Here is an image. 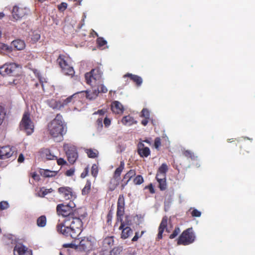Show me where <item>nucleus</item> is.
<instances>
[{
  "mask_svg": "<svg viewBox=\"0 0 255 255\" xmlns=\"http://www.w3.org/2000/svg\"><path fill=\"white\" fill-rule=\"evenodd\" d=\"M85 212L79 211L77 216H73L69 219H64L63 222L57 225V231L65 237L76 238L82 231L83 222L81 218L85 217Z\"/></svg>",
  "mask_w": 255,
  "mask_h": 255,
  "instance_id": "1",
  "label": "nucleus"
},
{
  "mask_svg": "<svg viewBox=\"0 0 255 255\" xmlns=\"http://www.w3.org/2000/svg\"><path fill=\"white\" fill-rule=\"evenodd\" d=\"M79 211H83V210L82 208H76V204L74 202L59 204L56 206L57 214L64 217L65 219H69L73 216H77Z\"/></svg>",
  "mask_w": 255,
  "mask_h": 255,
  "instance_id": "2",
  "label": "nucleus"
},
{
  "mask_svg": "<svg viewBox=\"0 0 255 255\" xmlns=\"http://www.w3.org/2000/svg\"><path fill=\"white\" fill-rule=\"evenodd\" d=\"M62 117L59 114L48 125V131L50 135L55 137H62L66 133L64 126L62 121Z\"/></svg>",
  "mask_w": 255,
  "mask_h": 255,
  "instance_id": "3",
  "label": "nucleus"
},
{
  "mask_svg": "<svg viewBox=\"0 0 255 255\" xmlns=\"http://www.w3.org/2000/svg\"><path fill=\"white\" fill-rule=\"evenodd\" d=\"M94 241L91 238L84 237L77 245L74 244H65L63 245L64 248H71L74 249L77 252H88L92 250Z\"/></svg>",
  "mask_w": 255,
  "mask_h": 255,
  "instance_id": "4",
  "label": "nucleus"
},
{
  "mask_svg": "<svg viewBox=\"0 0 255 255\" xmlns=\"http://www.w3.org/2000/svg\"><path fill=\"white\" fill-rule=\"evenodd\" d=\"M103 72L99 67L92 69L85 74L86 82L92 87L95 86L102 81Z\"/></svg>",
  "mask_w": 255,
  "mask_h": 255,
  "instance_id": "5",
  "label": "nucleus"
},
{
  "mask_svg": "<svg viewBox=\"0 0 255 255\" xmlns=\"http://www.w3.org/2000/svg\"><path fill=\"white\" fill-rule=\"evenodd\" d=\"M195 235L192 228L184 230L177 240L178 245L187 246L192 244L195 240Z\"/></svg>",
  "mask_w": 255,
  "mask_h": 255,
  "instance_id": "6",
  "label": "nucleus"
},
{
  "mask_svg": "<svg viewBox=\"0 0 255 255\" xmlns=\"http://www.w3.org/2000/svg\"><path fill=\"white\" fill-rule=\"evenodd\" d=\"M19 128L21 130L25 131L27 135H30L33 132L34 125L28 111L24 112L19 124Z\"/></svg>",
  "mask_w": 255,
  "mask_h": 255,
  "instance_id": "7",
  "label": "nucleus"
},
{
  "mask_svg": "<svg viewBox=\"0 0 255 255\" xmlns=\"http://www.w3.org/2000/svg\"><path fill=\"white\" fill-rule=\"evenodd\" d=\"M57 62L62 69V72L67 75L72 77L75 71L72 66L68 63V58L64 55H59Z\"/></svg>",
  "mask_w": 255,
  "mask_h": 255,
  "instance_id": "8",
  "label": "nucleus"
},
{
  "mask_svg": "<svg viewBox=\"0 0 255 255\" xmlns=\"http://www.w3.org/2000/svg\"><path fill=\"white\" fill-rule=\"evenodd\" d=\"M67 160L70 164H74L78 158V154L76 147L72 145L65 144L63 146Z\"/></svg>",
  "mask_w": 255,
  "mask_h": 255,
  "instance_id": "9",
  "label": "nucleus"
},
{
  "mask_svg": "<svg viewBox=\"0 0 255 255\" xmlns=\"http://www.w3.org/2000/svg\"><path fill=\"white\" fill-rule=\"evenodd\" d=\"M58 192L65 200L70 202H73L77 197L72 188L69 187H61L58 189Z\"/></svg>",
  "mask_w": 255,
  "mask_h": 255,
  "instance_id": "10",
  "label": "nucleus"
},
{
  "mask_svg": "<svg viewBox=\"0 0 255 255\" xmlns=\"http://www.w3.org/2000/svg\"><path fill=\"white\" fill-rule=\"evenodd\" d=\"M10 157L13 159L16 157V152L14 148L9 145L0 146V159L4 160Z\"/></svg>",
  "mask_w": 255,
  "mask_h": 255,
  "instance_id": "11",
  "label": "nucleus"
},
{
  "mask_svg": "<svg viewBox=\"0 0 255 255\" xmlns=\"http://www.w3.org/2000/svg\"><path fill=\"white\" fill-rule=\"evenodd\" d=\"M28 10L25 7L15 5L13 7L12 15L14 19L17 20L27 14Z\"/></svg>",
  "mask_w": 255,
  "mask_h": 255,
  "instance_id": "12",
  "label": "nucleus"
},
{
  "mask_svg": "<svg viewBox=\"0 0 255 255\" xmlns=\"http://www.w3.org/2000/svg\"><path fill=\"white\" fill-rule=\"evenodd\" d=\"M16 69V66L14 63L4 64L0 67V74L2 76L13 75Z\"/></svg>",
  "mask_w": 255,
  "mask_h": 255,
  "instance_id": "13",
  "label": "nucleus"
},
{
  "mask_svg": "<svg viewBox=\"0 0 255 255\" xmlns=\"http://www.w3.org/2000/svg\"><path fill=\"white\" fill-rule=\"evenodd\" d=\"M13 251L18 255H32V251L21 244H16Z\"/></svg>",
  "mask_w": 255,
  "mask_h": 255,
  "instance_id": "14",
  "label": "nucleus"
},
{
  "mask_svg": "<svg viewBox=\"0 0 255 255\" xmlns=\"http://www.w3.org/2000/svg\"><path fill=\"white\" fill-rule=\"evenodd\" d=\"M137 153L141 157H147L150 154V150L148 147H145L142 142L137 144Z\"/></svg>",
  "mask_w": 255,
  "mask_h": 255,
  "instance_id": "15",
  "label": "nucleus"
},
{
  "mask_svg": "<svg viewBox=\"0 0 255 255\" xmlns=\"http://www.w3.org/2000/svg\"><path fill=\"white\" fill-rule=\"evenodd\" d=\"M168 218L167 216L163 217L160 225L158 228V233L157 234V238L160 240L162 238V234L165 229L167 232L168 231L167 226Z\"/></svg>",
  "mask_w": 255,
  "mask_h": 255,
  "instance_id": "16",
  "label": "nucleus"
},
{
  "mask_svg": "<svg viewBox=\"0 0 255 255\" xmlns=\"http://www.w3.org/2000/svg\"><path fill=\"white\" fill-rule=\"evenodd\" d=\"M114 239L113 236L107 237L105 238L103 241V251H106L111 249L114 245Z\"/></svg>",
  "mask_w": 255,
  "mask_h": 255,
  "instance_id": "17",
  "label": "nucleus"
},
{
  "mask_svg": "<svg viewBox=\"0 0 255 255\" xmlns=\"http://www.w3.org/2000/svg\"><path fill=\"white\" fill-rule=\"evenodd\" d=\"M124 78L128 77L133 81L136 86L139 87L142 83V79L141 77L131 73H127L123 76Z\"/></svg>",
  "mask_w": 255,
  "mask_h": 255,
  "instance_id": "18",
  "label": "nucleus"
},
{
  "mask_svg": "<svg viewBox=\"0 0 255 255\" xmlns=\"http://www.w3.org/2000/svg\"><path fill=\"white\" fill-rule=\"evenodd\" d=\"M111 110L114 113L117 114H122L124 111L122 104L117 101H115L112 103Z\"/></svg>",
  "mask_w": 255,
  "mask_h": 255,
  "instance_id": "19",
  "label": "nucleus"
},
{
  "mask_svg": "<svg viewBox=\"0 0 255 255\" xmlns=\"http://www.w3.org/2000/svg\"><path fill=\"white\" fill-rule=\"evenodd\" d=\"M121 123L126 126H130L133 124H136L137 121L134 120L133 117L130 115L124 116L122 120Z\"/></svg>",
  "mask_w": 255,
  "mask_h": 255,
  "instance_id": "20",
  "label": "nucleus"
},
{
  "mask_svg": "<svg viewBox=\"0 0 255 255\" xmlns=\"http://www.w3.org/2000/svg\"><path fill=\"white\" fill-rule=\"evenodd\" d=\"M120 230L122 231L121 238L123 240L128 238L133 234V231L130 227H124Z\"/></svg>",
  "mask_w": 255,
  "mask_h": 255,
  "instance_id": "21",
  "label": "nucleus"
},
{
  "mask_svg": "<svg viewBox=\"0 0 255 255\" xmlns=\"http://www.w3.org/2000/svg\"><path fill=\"white\" fill-rule=\"evenodd\" d=\"M125 164L124 161L123 160L121 161L119 166L116 168L114 173V179L115 180H119L120 179L121 173L125 168Z\"/></svg>",
  "mask_w": 255,
  "mask_h": 255,
  "instance_id": "22",
  "label": "nucleus"
},
{
  "mask_svg": "<svg viewBox=\"0 0 255 255\" xmlns=\"http://www.w3.org/2000/svg\"><path fill=\"white\" fill-rule=\"evenodd\" d=\"M119 222L121 223L119 228V230H121L124 227H130L131 225V221L129 219L128 216L125 217V220H123V218H121V219L117 220L116 224H117Z\"/></svg>",
  "mask_w": 255,
  "mask_h": 255,
  "instance_id": "23",
  "label": "nucleus"
},
{
  "mask_svg": "<svg viewBox=\"0 0 255 255\" xmlns=\"http://www.w3.org/2000/svg\"><path fill=\"white\" fill-rule=\"evenodd\" d=\"M47 103L49 107L53 109L60 110L62 108V101H56L55 99H51L47 101Z\"/></svg>",
  "mask_w": 255,
  "mask_h": 255,
  "instance_id": "24",
  "label": "nucleus"
},
{
  "mask_svg": "<svg viewBox=\"0 0 255 255\" xmlns=\"http://www.w3.org/2000/svg\"><path fill=\"white\" fill-rule=\"evenodd\" d=\"M41 153L48 160H55L57 159V156L54 155L48 148L42 149L41 150Z\"/></svg>",
  "mask_w": 255,
  "mask_h": 255,
  "instance_id": "25",
  "label": "nucleus"
},
{
  "mask_svg": "<svg viewBox=\"0 0 255 255\" xmlns=\"http://www.w3.org/2000/svg\"><path fill=\"white\" fill-rule=\"evenodd\" d=\"M12 44L14 48L17 50H21L24 48L25 45L24 41L17 39L12 41Z\"/></svg>",
  "mask_w": 255,
  "mask_h": 255,
  "instance_id": "26",
  "label": "nucleus"
},
{
  "mask_svg": "<svg viewBox=\"0 0 255 255\" xmlns=\"http://www.w3.org/2000/svg\"><path fill=\"white\" fill-rule=\"evenodd\" d=\"M85 152L87 153L88 157L91 158H95L99 155V151L95 149L87 148L85 149Z\"/></svg>",
  "mask_w": 255,
  "mask_h": 255,
  "instance_id": "27",
  "label": "nucleus"
},
{
  "mask_svg": "<svg viewBox=\"0 0 255 255\" xmlns=\"http://www.w3.org/2000/svg\"><path fill=\"white\" fill-rule=\"evenodd\" d=\"M47 223V219L45 215L40 216L36 221V224L39 227H44L46 226Z\"/></svg>",
  "mask_w": 255,
  "mask_h": 255,
  "instance_id": "28",
  "label": "nucleus"
},
{
  "mask_svg": "<svg viewBox=\"0 0 255 255\" xmlns=\"http://www.w3.org/2000/svg\"><path fill=\"white\" fill-rule=\"evenodd\" d=\"M86 97L87 99L89 100H93L96 99L98 96V92H96L95 89L93 90L92 92L90 91H86Z\"/></svg>",
  "mask_w": 255,
  "mask_h": 255,
  "instance_id": "29",
  "label": "nucleus"
},
{
  "mask_svg": "<svg viewBox=\"0 0 255 255\" xmlns=\"http://www.w3.org/2000/svg\"><path fill=\"white\" fill-rule=\"evenodd\" d=\"M183 154L186 158H189L192 160H196L197 156L194 155V153L190 150H185L183 151Z\"/></svg>",
  "mask_w": 255,
  "mask_h": 255,
  "instance_id": "30",
  "label": "nucleus"
},
{
  "mask_svg": "<svg viewBox=\"0 0 255 255\" xmlns=\"http://www.w3.org/2000/svg\"><path fill=\"white\" fill-rule=\"evenodd\" d=\"M91 183L89 180H87L86 185L82 190V194L83 195H87L91 190Z\"/></svg>",
  "mask_w": 255,
  "mask_h": 255,
  "instance_id": "31",
  "label": "nucleus"
},
{
  "mask_svg": "<svg viewBox=\"0 0 255 255\" xmlns=\"http://www.w3.org/2000/svg\"><path fill=\"white\" fill-rule=\"evenodd\" d=\"M135 170L134 169H130L124 175V178L126 179L129 181L135 175Z\"/></svg>",
  "mask_w": 255,
  "mask_h": 255,
  "instance_id": "32",
  "label": "nucleus"
},
{
  "mask_svg": "<svg viewBox=\"0 0 255 255\" xmlns=\"http://www.w3.org/2000/svg\"><path fill=\"white\" fill-rule=\"evenodd\" d=\"M57 171H51L48 169L44 170L42 173V175L45 177H52L56 175Z\"/></svg>",
  "mask_w": 255,
  "mask_h": 255,
  "instance_id": "33",
  "label": "nucleus"
},
{
  "mask_svg": "<svg viewBox=\"0 0 255 255\" xmlns=\"http://www.w3.org/2000/svg\"><path fill=\"white\" fill-rule=\"evenodd\" d=\"M125 213V207H117V220L123 218Z\"/></svg>",
  "mask_w": 255,
  "mask_h": 255,
  "instance_id": "34",
  "label": "nucleus"
},
{
  "mask_svg": "<svg viewBox=\"0 0 255 255\" xmlns=\"http://www.w3.org/2000/svg\"><path fill=\"white\" fill-rule=\"evenodd\" d=\"M76 95V94H74L72 95V96H70L67 98L66 99L62 101V108L64 106L68 105L70 103H73L74 102V98L75 96Z\"/></svg>",
  "mask_w": 255,
  "mask_h": 255,
  "instance_id": "35",
  "label": "nucleus"
},
{
  "mask_svg": "<svg viewBox=\"0 0 255 255\" xmlns=\"http://www.w3.org/2000/svg\"><path fill=\"white\" fill-rule=\"evenodd\" d=\"M53 191L52 188L45 189L43 190L41 189L38 193V196L40 197H44L45 195L48 193H51Z\"/></svg>",
  "mask_w": 255,
  "mask_h": 255,
  "instance_id": "36",
  "label": "nucleus"
},
{
  "mask_svg": "<svg viewBox=\"0 0 255 255\" xmlns=\"http://www.w3.org/2000/svg\"><path fill=\"white\" fill-rule=\"evenodd\" d=\"M5 115L6 112L4 108L0 105V126L3 123Z\"/></svg>",
  "mask_w": 255,
  "mask_h": 255,
  "instance_id": "37",
  "label": "nucleus"
},
{
  "mask_svg": "<svg viewBox=\"0 0 255 255\" xmlns=\"http://www.w3.org/2000/svg\"><path fill=\"white\" fill-rule=\"evenodd\" d=\"M125 201L124 196L123 194L120 195L118 200L117 207H125Z\"/></svg>",
  "mask_w": 255,
  "mask_h": 255,
  "instance_id": "38",
  "label": "nucleus"
},
{
  "mask_svg": "<svg viewBox=\"0 0 255 255\" xmlns=\"http://www.w3.org/2000/svg\"><path fill=\"white\" fill-rule=\"evenodd\" d=\"M143 178L140 175H138L133 179V182L135 185H140L143 182Z\"/></svg>",
  "mask_w": 255,
  "mask_h": 255,
  "instance_id": "39",
  "label": "nucleus"
},
{
  "mask_svg": "<svg viewBox=\"0 0 255 255\" xmlns=\"http://www.w3.org/2000/svg\"><path fill=\"white\" fill-rule=\"evenodd\" d=\"M96 92L99 93H106L108 92V89L103 84H100L97 89H95Z\"/></svg>",
  "mask_w": 255,
  "mask_h": 255,
  "instance_id": "40",
  "label": "nucleus"
},
{
  "mask_svg": "<svg viewBox=\"0 0 255 255\" xmlns=\"http://www.w3.org/2000/svg\"><path fill=\"white\" fill-rule=\"evenodd\" d=\"M159 183V188L160 190L163 191L165 190L167 188L166 181V179L164 180H161L158 181Z\"/></svg>",
  "mask_w": 255,
  "mask_h": 255,
  "instance_id": "41",
  "label": "nucleus"
},
{
  "mask_svg": "<svg viewBox=\"0 0 255 255\" xmlns=\"http://www.w3.org/2000/svg\"><path fill=\"white\" fill-rule=\"evenodd\" d=\"M98 167L96 164H93L91 168V174L93 177H96L98 173Z\"/></svg>",
  "mask_w": 255,
  "mask_h": 255,
  "instance_id": "42",
  "label": "nucleus"
},
{
  "mask_svg": "<svg viewBox=\"0 0 255 255\" xmlns=\"http://www.w3.org/2000/svg\"><path fill=\"white\" fill-rule=\"evenodd\" d=\"M167 170H168V167H167L166 164L163 163L161 164V165L158 168L157 172L166 174Z\"/></svg>",
  "mask_w": 255,
  "mask_h": 255,
  "instance_id": "43",
  "label": "nucleus"
},
{
  "mask_svg": "<svg viewBox=\"0 0 255 255\" xmlns=\"http://www.w3.org/2000/svg\"><path fill=\"white\" fill-rule=\"evenodd\" d=\"M180 232V229L178 227H175L173 233L170 235L169 238L174 239Z\"/></svg>",
  "mask_w": 255,
  "mask_h": 255,
  "instance_id": "44",
  "label": "nucleus"
},
{
  "mask_svg": "<svg viewBox=\"0 0 255 255\" xmlns=\"http://www.w3.org/2000/svg\"><path fill=\"white\" fill-rule=\"evenodd\" d=\"M145 233L144 231H142L140 233H139L138 232H136L135 233L134 236L131 239V241L132 242H136L137 241L138 239L142 236L143 234Z\"/></svg>",
  "mask_w": 255,
  "mask_h": 255,
  "instance_id": "45",
  "label": "nucleus"
},
{
  "mask_svg": "<svg viewBox=\"0 0 255 255\" xmlns=\"http://www.w3.org/2000/svg\"><path fill=\"white\" fill-rule=\"evenodd\" d=\"M97 43L99 46L102 47L107 44V42L103 37H98L97 39Z\"/></svg>",
  "mask_w": 255,
  "mask_h": 255,
  "instance_id": "46",
  "label": "nucleus"
},
{
  "mask_svg": "<svg viewBox=\"0 0 255 255\" xmlns=\"http://www.w3.org/2000/svg\"><path fill=\"white\" fill-rule=\"evenodd\" d=\"M149 112L147 109H143L141 112L140 117L144 118H149Z\"/></svg>",
  "mask_w": 255,
  "mask_h": 255,
  "instance_id": "47",
  "label": "nucleus"
},
{
  "mask_svg": "<svg viewBox=\"0 0 255 255\" xmlns=\"http://www.w3.org/2000/svg\"><path fill=\"white\" fill-rule=\"evenodd\" d=\"M161 146V139L159 137H157L154 139V146L156 149H159Z\"/></svg>",
  "mask_w": 255,
  "mask_h": 255,
  "instance_id": "48",
  "label": "nucleus"
},
{
  "mask_svg": "<svg viewBox=\"0 0 255 255\" xmlns=\"http://www.w3.org/2000/svg\"><path fill=\"white\" fill-rule=\"evenodd\" d=\"M191 215L193 217H199L201 215V213L198 210L193 209L191 212Z\"/></svg>",
  "mask_w": 255,
  "mask_h": 255,
  "instance_id": "49",
  "label": "nucleus"
},
{
  "mask_svg": "<svg viewBox=\"0 0 255 255\" xmlns=\"http://www.w3.org/2000/svg\"><path fill=\"white\" fill-rule=\"evenodd\" d=\"M9 205L6 201H1L0 202V210H3L8 208Z\"/></svg>",
  "mask_w": 255,
  "mask_h": 255,
  "instance_id": "50",
  "label": "nucleus"
},
{
  "mask_svg": "<svg viewBox=\"0 0 255 255\" xmlns=\"http://www.w3.org/2000/svg\"><path fill=\"white\" fill-rule=\"evenodd\" d=\"M156 179L157 181L165 179H166V174L157 172L156 175Z\"/></svg>",
  "mask_w": 255,
  "mask_h": 255,
  "instance_id": "51",
  "label": "nucleus"
},
{
  "mask_svg": "<svg viewBox=\"0 0 255 255\" xmlns=\"http://www.w3.org/2000/svg\"><path fill=\"white\" fill-rule=\"evenodd\" d=\"M89 173V167L87 166L86 168H85L83 172L81 174V177L82 178H85L86 177Z\"/></svg>",
  "mask_w": 255,
  "mask_h": 255,
  "instance_id": "52",
  "label": "nucleus"
},
{
  "mask_svg": "<svg viewBox=\"0 0 255 255\" xmlns=\"http://www.w3.org/2000/svg\"><path fill=\"white\" fill-rule=\"evenodd\" d=\"M56 160H57V163L59 165H63L66 164V161L63 158H57Z\"/></svg>",
  "mask_w": 255,
  "mask_h": 255,
  "instance_id": "53",
  "label": "nucleus"
},
{
  "mask_svg": "<svg viewBox=\"0 0 255 255\" xmlns=\"http://www.w3.org/2000/svg\"><path fill=\"white\" fill-rule=\"evenodd\" d=\"M250 153L249 151L246 150L244 148H243L242 147H240V153L242 155L244 156H246L247 154H249Z\"/></svg>",
  "mask_w": 255,
  "mask_h": 255,
  "instance_id": "54",
  "label": "nucleus"
},
{
  "mask_svg": "<svg viewBox=\"0 0 255 255\" xmlns=\"http://www.w3.org/2000/svg\"><path fill=\"white\" fill-rule=\"evenodd\" d=\"M75 169L71 168L66 171L65 175L67 176H71L74 175Z\"/></svg>",
  "mask_w": 255,
  "mask_h": 255,
  "instance_id": "55",
  "label": "nucleus"
},
{
  "mask_svg": "<svg viewBox=\"0 0 255 255\" xmlns=\"http://www.w3.org/2000/svg\"><path fill=\"white\" fill-rule=\"evenodd\" d=\"M129 181H128L127 179H124L123 178V179H122V183H121V189L122 190H123L125 186L128 184Z\"/></svg>",
  "mask_w": 255,
  "mask_h": 255,
  "instance_id": "56",
  "label": "nucleus"
},
{
  "mask_svg": "<svg viewBox=\"0 0 255 255\" xmlns=\"http://www.w3.org/2000/svg\"><path fill=\"white\" fill-rule=\"evenodd\" d=\"M145 188L148 189L150 193L153 194L155 193V190L152 184H150L149 185L146 186Z\"/></svg>",
  "mask_w": 255,
  "mask_h": 255,
  "instance_id": "57",
  "label": "nucleus"
},
{
  "mask_svg": "<svg viewBox=\"0 0 255 255\" xmlns=\"http://www.w3.org/2000/svg\"><path fill=\"white\" fill-rule=\"evenodd\" d=\"M112 215H113V213L112 212L111 210H110L107 216V222L108 223H110L112 221Z\"/></svg>",
  "mask_w": 255,
  "mask_h": 255,
  "instance_id": "58",
  "label": "nucleus"
},
{
  "mask_svg": "<svg viewBox=\"0 0 255 255\" xmlns=\"http://www.w3.org/2000/svg\"><path fill=\"white\" fill-rule=\"evenodd\" d=\"M96 123L99 128H102L103 127V119H102V118H98L96 121Z\"/></svg>",
  "mask_w": 255,
  "mask_h": 255,
  "instance_id": "59",
  "label": "nucleus"
},
{
  "mask_svg": "<svg viewBox=\"0 0 255 255\" xmlns=\"http://www.w3.org/2000/svg\"><path fill=\"white\" fill-rule=\"evenodd\" d=\"M104 124L105 127H108L111 124V120L108 118H105L104 120Z\"/></svg>",
  "mask_w": 255,
  "mask_h": 255,
  "instance_id": "60",
  "label": "nucleus"
},
{
  "mask_svg": "<svg viewBox=\"0 0 255 255\" xmlns=\"http://www.w3.org/2000/svg\"><path fill=\"white\" fill-rule=\"evenodd\" d=\"M31 177L35 180H39V175L35 172L31 173Z\"/></svg>",
  "mask_w": 255,
  "mask_h": 255,
  "instance_id": "61",
  "label": "nucleus"
},
{
  "mask_svg": "<svg viewBox=\"0 0 255 255\" xmlns=\"http://www.w3.org/2000/svg\"><path fill=\"white\" fill-rule=\"evenodd\" d=\"M40 38V35L38 34H35L33 35V37H32V39L33 40L35 41H38Z\"/></svg>",
  "mask_w": 255,
  "mask_h": 255,
  "instance_id": "62",
  "label": "nucleus"
},
{
  "mask_svg": "<svg viewBox=\"0 0 255 255\" xmlns=\"http://www.w3.org/2000/svg\"><path fill=\"white\" fill-rule=\"evenodd\" d=\"M149 118H144V119L142 120L141 122V124L144 126H146L148 123V121H149Z\"/></svg>",
  "mask_w": 255,
  "mask_h": 255,
  "instance_id": "63",
  "label": "nucleus"
},
{
  "mask_svg": "<svg viewBox=\"0 0 255 255\" xmlns=\"http://www.w3.org/2000/svg\"><path fill=\"white\" fill-rule=\"evenodd\" d=\"M106 113L105 110L102 109L99 110L97 112H95V114H99L100 115H104Z\"/></svg>",
  "mask_w": 255,
  "mask_h": 255,
  "instance_id": "64",
  "label": "nucleus"
}]
</instances>
